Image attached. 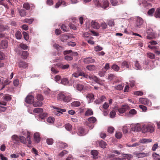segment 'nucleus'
Wrapping results in <instances>:
<instances>
[{
	"instance_id": "f257e3e1",
	"label": "nucleus",
	"mask_w": 160,
	"mask_h": 160,
	"mask_svg": "<svg viewBox=\"0 0 160 160\" xmlns=\"http://www.w3.org/2000/svg\"><path fill=\"white\" fill-rule=\"evenodd\" d=\"M155 126L153 124H149L148 125H143L142 128V132L146 133L150 132L152 133L155 130Z\"/></svg>"
},
{
	"instance_id": "f03ea898",
	"label": "nucleus",
	"mask_w": 160,
	"mask_h": 160,
	"mask_svg": "<svg viewBox=\"0 0 160 160\" xmlns=\"http://www.w3.org/2000/svg\"><path fill=\"white\" fill-rule=\"evenodd\" d=\"M81 76H82L86 78H89L90 80H92L97 83H99L100 82V80L97 77L93 75H88L87 74H85L83 72H81Z\"/></svg>"
},
{
	"instance_id": "7ed1b4c3",
	"label": "nucleus",
	"mask_w": 160,
	"mask_h": 160,
	"mask_svg": "<svg viewBox=\"0 0 160 160\" xmlns=\"http://www.w3.org/2000/svg\"><path fill=\"white\" fill-rule=\"evenodd\" d=\"M57 98L58 100H62L65 102H68L70 101L71 98L70 97H66L62 93H59L58 95Z\"/></svg>"
},
{
	"instance_id": "20e7f679",
	"label": "nucleus",
	"mask_w": 160,
	"mask_h": 160,
	"mask_svg": "<svg viewBox=\"0 0 160 160\" xmlns=\"http://www.w3.org/2000/svg\"><path fill=\"white\" fill-rule=\"evenodd\" d=\"M131 126V129L132 131L139 132L141 130L142 131V125L138 124L132 125Z\"/></svg>"
},
{
	"instance_id": "39448f33",
	"label": "nucleus",
	"mask_w": 160,
	"mask_h": 160,
	"mask_svg": "<svg viewBox=\"0 0 160 160\" xmlns=\"http://www.w3.org/2000/svg\"><path fill=\"white\" fill-rule=\"evenodd\" d=\"M152 30L151 28H149L147 30L148 34L147 39H153L155 37V35L154 33L152 32Z\"/></svg>"
},
{
	"instance_id": "423d86ee",
	"label": "nucleus",
	"mask_w": 160,
	"mask_h": 160,
	"mask_svg": "<svg viewBox=\"0 0 160 160\" xmlns=\"http://www.w3.org/2000/svg\"><path fill=\"white\" fill-rule=\"evenodd\" d=\"M143 20L142 18L140 17H138L136 20L135 26L136 27L140 28L141 26L143 23Z\"/></svg>"
},
{
	"instance_id": "0eeeda50",
	"label": "nucleus",
	"mask_w": 160,
	"mask_h": 160,
	"mask_svg": "<svg viewBox=\"0 0 160 160\" xmlns=\"http://www.w3.org/2000/svg\"><path fill=\"white\" fill-rule=\"evenodd\" d=\"M0 98H1L2 100L6 101H10L11 99V98L10 95L4 94L3 93L0 94Z\"/></svg>"
},
{
	"instance_id": "6e6552de",
	"label": "nucleus",
	"mask_w": 160,
	"mask_h": 160,
	"mask_svg": "<svg viewBox=\"0 0 160 160\" xmlns=\"http://www.w3.org/2000/svg\"><path fill=\"white\" fill-rule=\"evenodd\" d=\"M34 100L33 96L32 95H28L26 98L25 101L28 104L33 103Z\"/></svg>"
},
{
	"instance_id": "1a4fd4ad",
	"label": "nucleus",
	"mask_w": 160,
	"mask_h": 160,
	"mask_svg": "<svg viewBox=\"0 0 160 160\" xmlns=\"http://www.w3.org/2000/svg\"><path fill=\"white\" fill-rule=\"evenodd\" d=\"M1 22V21H0ZM8 28L7 26H4L3 25L1 24V23L0 22V38H2L4 36V35L1 33L3 31H4Z\"/></svg>"
},
{
	"instance_id": "9d476101",
	"label": "nucleus",
	"mask_w": 160,
	"mask_h": 160,
	"mask_svg": "<svg viewBox=\"0 0 160 160\" xmlns=\"http://www.w3.org/2000/svg\"><path fill=\"white\" fill-rule=\"evenodd\" d=\"M61 5H62L63 6H66L68 5V2H66L64 1H59L55 5V8H58Z\"/></svg>"
},
{
	"instance_id": "9b49d317",
	"label": "nucleus",
	"mask_w": 160,
	"mask_h": 160,
	"mask_svg": "<svg viewBox=\"0 0 160 160\" xmlns=\"http://www.w3.org/2000/svg\"><path fill=\"white\" fill-rule=\"evenodd\" d=\"M11 139L14 144L19 143L20 141L19 137L16 135H13L11 137Z\"/></svg>"
},
{
	"instance_id": "f8f14e48",
	"label": "nucleus",
	"mask_w": 160,
	"mask_h": 160,
	"mask_svg": "<svg viewBox=\"0 0 160 160\" xmlns=\"http://www.w3.org/2000/svg\"><path fill=\"white\" fill-rule=\"evenodd\" d=\"M128 109V106L127 105L122 106L121 108L118 109L120 113H123Z\"/></svg>"
},
{
	"instance_id": "ddd939ff",
	"label": "nucleus",
	"mask_w": 160,
	"mask_h": 160,
	"mask_svg": "<svg viewBox=\"0 0 160 160\" xmlns=\"http://www.w3.org/2000/svg\"><path fill=\"white\" fill-rule=\"evenodd\" d=\"M148 47L151 49H155L154 52L155 53L158 55H160V50H158V47L157 46H152L151 45H149Z\"/></svg>"
},
{
	"instance_id": "4468645a",
	"label": "nucleus",
	"mask_w": 160,
	"mask_h": 160,
	"mask_svg": "<svg viewBox=\"0 0 160 160\" xmlns=\"http://www.w3.org/2000/svg\"><path fill=\"white\" fill-rule=\"evenodd\" d=\"M7 102H0V112H4L7 109V108L3 105H6Z\"/></svg>"
},
{
	"instance_id": "2eb2a0df",
	"label": "nucleus",
	"mask_w": 160,
	"mask_h": 160,
	"mask_svg": "<svg viewBox=\"0 0 160 160\" xmlns=\"http://www.w3.org/2000/svg\"><path fill=\"white\" fill-rule=\"evenodd\" d=\"M95 60L91 58L88 57L84 58L83 59V62L86 63H92L95 62Z\"/></svg>"
},
{
	"instance_id": "dca6fc26",
	"label": "nucleus",
	"mask_w": 160,
	"mask_h": 160,
	"mask_svg": "<svg viewBox=\"0 0 160 160\" xmlns=\"http://www.w3.org/2000/svg\"><path fill=\"white\" fill-rule=\"evenodd\" d=\"M55 108L57 110L55 111L54 114L55 115L59 116L60 115V113L62 114V112H66V110L65 109H61L56 108Z\"/></svg>"
},
{
	"instance_id": "f3484780",
	"label": "nucleus",
	"mask_w": 160,
	"mask_h": 160,
	"mask_svg": "<svg viewBox=\"0 0 160 160\" xmlns=\"http://www.w3.org/2000/svg\"><path fill=\"white\" fill-rule=\"evenodd\" d=\"M91 25L92 27L96 29H98L100 27V25L98 23L95 21H92L91 22Z\"/></svg>"
},
{
	"instance_id": "a211bd4d",
	"label": "nucleus",
	"mask_w": 160,
	"mask_h": 160,
	"mask_svg": "<svg viewBox=\"0 0 160 160\" xmlns=\"http://www.w3.org/2000/svg\"><path fill=\"white\" fill-rule=\"evenodd\" d=\"M102 8L104 9H105L109 5L108 2L106 0L102 1Z\"/></svg>"
},
{
	"instance_id": "6ab92c4d",
	"label": "nucleus",
	"mask_w": 160,
	"mask_h": 160,
	"mask_svg": "<svg viewBox=\"0 0 160 160\" xmlns=\"http://www.w3.org/2000/svg\"><path fill=\"white\" fill-rule=\"evenodd\" d=\"M34 138L35 141L37 143H38L40 141V137L39 133L38 132H36L34 134Z\"/></svg>"
},
{
	"instance_id": "aec40b11",
	"label": "nucleus",
	"mask_w": 160,
	"mask_h": 160,
	"mask_svg": "<svg viewBox=\"0 0 160 160\" xmlns=\"http://www.w3.org/2000/svg\"><path fill=\"white\" fill-rule=\"evenodd\" d=\"M139 102L144 105H148L149 104V100L147 98H141L139 99Z\"/></svg>"
},
{
	"instance_id": "412c9836",
	"label": "nucleus",
	"mask_w": 160,
	"mask_h": 160,
	"mask_svg": "<svg viewBox=\"0 0 160 160\" xmlns=\"http://www.w3.org/2000/svg\"><path fill=\"white\" fill-rule=\"evenodd\" d=\"M136 156L138 158H142L149 155L148 153H137L136 154Z\"/></svg>"
},
{
	"instance_id": "4be33fe9",
	"label": "nucleus",
	"mask_w": 160,
	"mask_h": 160,
	"mask_svg": "<svg viewBox=\"0 0 160 160\" xmlns=\"http://www.w3.org/2000/svg\"><path fill=\"white\" fill-rule=\"evenodd\" d=\"M91 154L93 156V158L96 159L97 158V156L98 154V152L95 150H93L91 152Z\"/></svg>"
},
{
	"instance_id": "5701e85b",
	"label": "nucleus",
	"mask_w": 160,
	"mask_h": 160,
	"mask_svg": "<svg viewBox=\"0 0 160 160\" xmlns=\"http://www.w3.org/2000/svg\"><path fill=\"white\" fill-rule=\"evenodd\" d=\"M86 98L89 99V102H92L94 99V95L92 93L88 94L86 96Z\"/></svg>"
},
{
	"instance_id": "b1692460",
	"label": "nucleus",
	"mask_w": 160,
	"mask_h": 160,
	"mask_svg": "<svg viewBox=\"0 0 160 160\" xmlns=\"http://www.w3.org/2000/svg\"><path fill=\"white\" fill-rule=\"evenodd\" d=\"M1 45L0 46V48L4 49L7 48L8 46L7 41H1Z\"/></svg>"
},
{
	"instance_id": "393cba45",
	"label": "nucleus",
	"mask_w": 160,
	"mask_h": 160,
	"mask_svg": "<svg viewBox=\"0 0 160 160\" xmlns=\"http://www.w3.org/2000/svg\"><path fill=\"white\" fill-rule=\"evenodd\" d=\"M19 67L20 68H26L28 66V64L23 61H21L19 64Z\"/></svg>"
},
{
	"instance_id": "a878e982",
	"label": "nucleus",
	"mask_w": 160,
	"mask_h": 160,
	"mask_svg": "<svg viewBox=\"0 0 160 160\" xmlns=\"http://www.w3.org/2000/svg\"><path fill=\"white\" fill-rule=\"evenodd\" d=\"M42 104V102L39 101L33 102V106L36 107H41Z\"/></svg>"
},
{
	"instance_id": "bb28decb",
	"label": "nucleus",
	"mask_w": 160,
	"mask_h": 160,
	"mask_svg": "<svg viewBox=\"0 0 160 160\" xmlns=\"http://www.w3.org/2000/svg\"><path fill=\"white\" fill-rule=\"evenodd\" d=\"M32 6H31L30 4L28 2L25 3L23 4V8L27 10H29L31 8L32 9Z\"/></svg>"
},
{
	"instance_id": "cd10ccee",
	"label": "nucleus",
	"mask_w": 160,
	"mask_h": 160,
	"mask_svg": "<svg viewBox=\"0 0 160 160\" xmlns=\"http://www.w3.org/2000/svg\"><path fill=\"white\" fill-rule=\"evenodd\" d=\"M154 16L156 18H160V8H158L154 14Z\"/></svg>"
},
{
	"instance_id": "c85d7f7f",
	"label": "nucleus",
	"mask_w": 160,
	"mask_h": 160,
	"mask_svg": "<svg viewBox=\"0 0 160 160\" xmlns=\"http://www.w3.org/2000/svg\"><path fill=\"white\" fill-rule=\"evenodd\" d=\"M43 111V109L41 108H35L33 110V112L38 113L42 112Z\"/></svg>"
},
{
	"instance_id": "c756f323",
	"label": "nucleus",
	"mask_w": 160,
	"mask_h": 160,
	"mask_svg": "<svg viewBox=\"0 0 160 160\" xmlns=\"http://www.w3.org/2000/svg\"><path fill=\"white\" fill-rule=\"evenodd\" d=\"M94 3L95 5L98 8H102V5L101 3L98 0H94Z\"/></svg>"
},
{
	"instance_id": "7c9ffc66",
	"label": "nucleus",
	"mask_w": 160,
	"mask_h": 160,
	"mask_svg": "<svg viewBox=\"0 0 160 160\" xmlns=\"http://www.w3.org/2000/svg\"><path fill=\"white\" fill-rule=\"evenodd\" d=\"M86 68L89 71H92L95 70L96 68V67L95 65H89L87 66Z\"/></svg>"
},
{
	"instance_id": "2f4dec72",
	"label": "nucleus",
	"mask_w": 160,
	"mask_h": 160,
	"mask_svg": "<svg viewBox=\"0 0 160 160\" xmlns=\"http://www.w3.org/2000/svg\"><path fill=\"white\" fill-rule=\"evenodd\" d=\"M100 146L102 148H106L107 145L106 143L103 141H101L99 143Z\"/></svg>"
},
{
	"instance_id": "473e14b6",
	"label": "nucleus",
	"mask_w": 160,
	"mask_h": 160,
	"mask_svg": "<svg viewBox=\"0 0 160 160\" xmlns=\"http://www.w3.org/2000/svg\"><path fill=\"white\" fill-rule=\"evenodd\" d=\"M28 54H29L27 52L23 51L22 53L21 56L22 58L24 59H25L28 57Z\"/></svg>"
},
{
	"instance_id": "72a5a7b5",
	"label": "nucleus",
	"mask_w": 160,
	"mask_h": 160,
	"mask_svg": "<svg viewBox=\"0 0 160 160\" xmlns=\"http://www.w3.org/2000/svg\"><path fill=\"white\" fill-rule=\"evenodd\" d=\"M93 114V111L92 110L88 109L85 112V115L86 116H89L92 115Z\"/></svg>"
},
{
	"instance_id": "f704fd0d",
	"label": "nucleus",
	"mask_w": 160,
	"mask_h": 160,
	"mask_svg": "<svg viewBox=\"0 0 160 160\" xmlns=\"http://www.w3.org/2000/svg\"><path fill=\"white\" fill-rule=\"evenodd\" d=\"M78 133L80 136H82L84 134V131L83 128H80L78 130Z\"/></svg>"
},
{
	"instance_id": "c9c22d12",
	"label": "nucleus",
	"mask_w": 160,
	"mask_h": 160,
	"mask_svg": "<svg viewBox=\"0 0 160 160\" xmlns=\"http://www.w3.org/2000/svg\"><path fill=\"white\" fill-rule=\"evenodd\" d=\"M155 11V9L154 8H152L149 9L148 12V15L150 16H152Z\"/></svg>"
},
{
	"instance_id": "e433bc0d",
	"label": "nucleus",
	"mask_w": 160,
	"mask_h": 160,
	"mask_svg": "<svg viewBox=\"0 0 160 160\" xmlns=\"http://www.w3.org/2000/svg\"><path fill=\"white\" fill-rule=\"evenodd\" d=\"M57 66L62 69H67L69 67V66L68 64H66L64 65H58V64H57Z\"/></svg>"
},
{
	"instance_id": "4c0bfd02",
	"label": "nucleus",
	"mask_w": 160,
	"mask_h": 160,
	"mask_svg": "<svg viewBox=\"0 0 160 160\" xmlns=\"http://www.w3.org/2000/svg\"><path fill=\"white\" fill-rule=\"evenodd\" d=\"M122 155L124 158H126L128 160H130L132 157V155L129 154H122Z\"/></svg>"
},
{
	"instance_id": "58836bf2",
	"label": "nucleus",
	"mask_w": 160,
	"mask_h": 160,
	"mask_svg": "<svg viewBox=\"0 0 160 160\" xmlns=\"http://www.w3.org/2000/svg\"><path fill=\"white\" fill-rule=\"evenodd\" d=\"M65 127L66 129L69 131H71L72 128V125L69 123L66 124L65 125Z\"/></svg>"
},
{
	"instance_id": "ea45409f",
	"label": "nucleus",
	"mask_w": 160,
	"mask_h": 160,
	"mask_svg": "<svg viewBox=\"0 0 160 160\" xmlns=\"http://www.w3.org/2000/svg\"><path fill=\"white\" fill-rule=\"evenodd\" d=\"M48 114L46 113L42 112L39 115V117L41 119H44L47 117Z\"/></svg>"
},
{
	"instance_id": "a19ab883",
	"label": "nucleus",
	"mask_w": 160,
	"mask_h": 160,
	"mask_svg": "<svg viewBox=\"0 0 160 160\" xmlns=\"http://www.w3.org/2000/svg\"><path fill=\"white\" fill-rule=\"evenodd\" d=\"M147 56L151 59H154L155 58V55L150 52H148L147 54Z\"/></svg>"
},
{
	"instance_id": "79ce46f5",
	"label": "nucleus",
	"mask_w": 160,
	"mask_h": 160,
	"mask_svg": "<svg viewBox=\"0 0 160 160\" xmlns=\"http://www.w3.org/2000/svg\"><path fill=\"white\" fill-rule=\"evenodd\" d=\"M15 37L17 39H21L22 37V35L21 32L19 31H17L15 33Z\"/></svg>"
},
{
	"instance_id": "37998d69",
	"label": "nucleus",
	"mask_w": 160,
	"mask_h": 160,
	"mask_svg": "<svg viewBox=\"0 0 160 160\" xmlns=\"http://www.w3.org/2000/svg\"><path fill=\"white\" fill-rule=\"evenodd\" d=\"M71 104L72 106L77 107L81 105V103L79 101H75L72 102Z\"/></svg>"
},
{
	"instance_id": "c03bdc74",
	"label": "nucleus",
	"mask_w": 160,
	"mask_h": 160,
	"mask_svg": "<svg viewBox=\"0 0 160 160\" xmlns=\"http://www.w3.org/2000/svg\"><path fill=\"white\" fill-rule=\"evenodd\" d=\"M15 12L14 9H12L11 10V12L10 14L7 13V16L8 17H11L15 15Z\"/></svg>"
},
{
	"instance_id": "a18cd8bd",
	"label": "nucleus",
	"mask_w": 160,
	"mask_h": 160,
	"mask_svg": "<svg viewBox=\"0 0 160 160\" xmlns=\"http://www.w3.org/2000/svg\"><path fill=\"white\" fill-rule=\"evenodd\" d=\"M20 141L22 143L25 144L26 142V138L23 136H20L19 137Z\"/></svg>"
},
{
	"instance_id": "49530a36",
	"label": "nucleus",
	"mask_w": 160,
	"mask_h": 160,
	"mask_svg": "<svg viewBox=\"0 0 160 160\" xmlns=\"http://www.w3.org/2000/svg\"><path fill=\"white\" fill-rule=\"evenodd\" d=\"M112 68L115 71L117 72L119 69V67L116 64H114L112 66Z\"/></svg>"
},
{
	"instance_id": "de8ad7c7",
	"label": "nucleus",
	"mask_w": 160,
	"mask_h": 160,
	"mask_svg": "<svg viewBox=\"0 0 160 160\" xmlns=\"http://www.w3.org/2000/svg\"><path fill=\"white\" fill-rule=\"evenodd\" d=\"M88 121L90 123H93L96 121V119L95 117H92L89 118Z\"/></svg>"
},
{
	"instance_id": "09e8293b",
	"label": "nucleus",
	"mask_w": 160,
	"mask_h": 160,
	"mask_svg": "<svg viewBox=\"0 0 160 160\" xmlns=\"http://www.w3.org/2000/svg\"><path fill=\"white\" fill-rule=\"evenodd\" d=\"M33 20H34L32 18L30 19H26L24 20L23 22H24L31 24L33 22Z\"/></svg>"
},
{
	"instance_id": "8fccbe9b",
	"label": "nucleus",
	"mask_w": 160,
	"mask_h": 160,
	"mask_svg": "<svg viewBox=\"0 0 160 160\" xmlns=\"http://www.w3.org/2000/svg\"><path fill=\"white\" fill-rule=\"evenodd\" d=\"M19 14L21 17H24L26 15V11L24 9H21L19 10Z\"/></svg>"
},
{
	"instance_id": "3c124183",
	"label": "nucleus",
	"mask_w": 160,
	"mask_h": 160,
	"mask_svg": "<svg viewBox=\"0 0 160 160\" xmlns=\"http://www.w3.org/2000/svg\"><path fill=\"white\" fill-rule=\"evenodd\" d=\"M47 120L48 122L50 123H52L54 122V121L55 120V119L54 118L50 117L48 118Z\"/></svg>"
},
{
	"instance_id": "603ef678",
	"label": "nucleus",
	"mask_w": 160,
	"mask_h": 160,
	"mask_svg": "<svg viewBox=\"0 0 160 160\" xmlns=\"http://www.w3.org/2000/svg\"><path fill=\"white\" fill-rule=\"evenodd\" d=\"M46 142L47 143L48 145H52L53 142V141L52 139L51 138H47L46 140Z\"/></svg>"
},
{
	"instance_id": "864d4df0",
	"label": "nucleus",
	"mask_w": 160,
	"mask_h": 160,
	"mask_svg": "<svg viewBox=\"0 0 160 160\" xmlns=\"http://www.w3.org/2000/svg\"><path fill=\"white\" fill-rule=\"evenodd\" d=\"M67 147L68 145L66 143L63 142H61L60 143L59 147L61 148H64Z\"/></svg>"
},
{
	"instance_id": "5fc2aeb1",
	"label": "nucleus",
	"mask_w": 160,
	"mask_h": 160,
	"mask_svg": "<svg viewBox=\"0 0 160 160\" xmlns=\"http://www.w3.org/2000/svg\"><path fill=\"white\" fill-rule=\"evenodd\" d=\"M61 29L64 32H68V28L64 24H62L61 27Z\"/></svg>"
},
{
	"instance_id": "6e6d98bb",
	"label": "nucleus",
	"mask_w": 160,
	"mask_h": 160,
	"mask_svg": "<svg viewBox=\"0 0 160 160\" xmlns=\"http://www.w3.org/2000/svg\"><path fill=\"white\" fill-rule=\"evenodd\" d=\"M68 153V151L66 150H63L59 154V155L61 157H62L64 155L67 154Z\"/></svg>"
},
{
	"instance_id": "4d7b16f0",
	"label": "nucleus",
	"mask_w": 160,
	"mask_h": 160,
	"mask_svg": "<svg viewBox=\"0 0 160 160\" xmlns=\"http://www.w3.org/2000/svg\"><path fill=\"white\" fill-rule=\"evenodd\" d=\"M129 126L125 125L123 126L122 130L124 133H127L128 132V129H129Z\"/></svg>"
},
{
	"instance_id": "13d9d810",
	"label": "nucleus",
	"mask_w": 160,
	"mask_h": 160,
	"mask_svg": "<svg viewBox=\"0 0 160 160\" xmlns=\"http://www.w3.org/2000/svg\"><path fill=\"white\" fill-rule=\"evenodd\" d=\"M37 99L38 101H42L44 99L43 96L41 94H38L37 96Z\"/></svg>"
},
{
	"instance_id": "bf43d9fd",
	"label": "nucleus",
	"mask_w": 160,
	"mask_h": 160,
	"mask_svg": "<svg viewBox=\"0 0 160 160\" xmlns=\"http://www.w3.org/2000/svg\"><path fill=\"white\" fill-rule=\"evenodd\" d=\"M135 65L136 67V69H141V66L140 65L139 63L137 61H136L135 63Z\"/></svg>"
},
{
	"instance_id": "052dcab7",
	"label": "nucleus",
	"mask_w": 160,
	"mask_h": 160,
	"mask_svg": "<svg viewBox=\"0 0 160 160\" xmlns=\"http://www.w3.org/2000/svg\"><path fill=\"white\" fill-rule=\"evenodd\" d=\"M116 114V112L115 111L112 110L110 113V117L111 118H114L115 117Z\"/></svg>"
},
{
	"instance_id": "680f3d73",
	"label": "nucleus",
	"mask_w": 160,
	"mask_h": 160,
	"mask_svg": "<svg viewBox=\"0 0 160 160\" xmlns=\"http://www.w3.org/2000/svg\"><path fill=\"white\" fill-rule=\"evenodd\" d=\"M77 88L78 90L81 91L83 89V86L82 84H78L77 85Z\"/></svg>"
},
{
	"instance_id": "e2e57ef3",
	"label": "nucleus",
	"mask_w": 160,
	"mask_h": 160,
	"mask_svg": "<svg viewBox=\"0 0 160 160\" xmlns=\"http://www.w3.org/2000/svg\"><path fill=\"white\" fill-rule=\"evenodd\" d=\"M115 136L117 138L120 139L122 137V134L121 132H118L116 133Z\"/></svg>"
},
{
	"instance_id": "0e129e2a",
	"label": "nucleus",
	"mask_w": 160,
	"mask_h": 160,
	"mask_svg": "<svg viewBox=\"0 0 160 160\" xmlns=\"http://www.w3.org/2000/svg\"><path fill=\"white\" fill-rule=\"evenodd\" d=\"M122 65L123 66H125L127 68H129V65L128 62L126 61H124L122 63Z\"/></svg>"
},
{
	"instance_id": "69168bd1",
	"label": "nucleus",
	"mask_w": 160,
	"mask_h": 160,
	"mask_svg": "<svg viewBox=\"0 0 160 160\" xmlns=\"http://www.w3.org/2000/svg\"><path fill=\"white\" fill-rule=\"evenodd\" d=\"M20 47L24 50H26L28 48V46L25 44L23 43H21L19 45Z\"/></svg>"
},
{
	"instance_id": "338daca9",
	"label": "nucleus",
	"mask_w": 160,
	"mask_h": 160,
	"mask_svg": "<svg viewBox=\"0 0 160 160\" xmlns=\"http://www.w3.org/2000/svg\"><path fill=\"white\" fill-rule=\"evenodd\" d=\"M24 38L25 40H28L29 39V35L28 34L25 32H23Z\"/></svg>"
},
{
	"instance_id": "774afa93",
	"label": "nucleus",
	"mask_w": 160,
	"mask_h": 160,
	"mask_svg": "<svg viewBox=\"0 0 160 160\" xmlns=\"http://www.w3.org/2000/svg\"><path fill=\"white\" fill-rule=\"evenodd\" d=\"M103 48L99 46H98L94 47V50L96 52L100 51Z\"/></svg>"
}]
</instances>
